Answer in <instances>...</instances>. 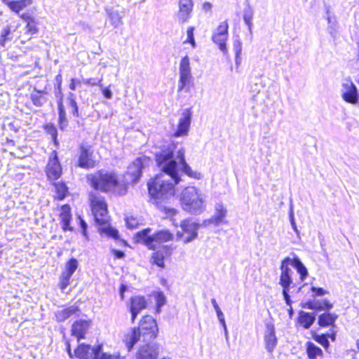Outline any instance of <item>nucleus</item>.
<instances>
[{"instance_id": "nucleus-1", "label": "nucleus", "mask_w": 359, "mask_h": 359, "mask_svg": "<svg viewBox=\"0 0 359 359\" xmlns=\"http://www.w3.org/2000/svg\"><path fill=\"white\" fill-rule=\"evenodd\" d=\"M184 152V149L181 145L171 143L156 153V164L163 173L156 175L148 182L149 194L152 198L165 199L173 196L175 185L181 180L180 171L190 177L201 179V174L193 171L187 163Z\"/></svg>"}, {"instance_id": "nucleus-2", "label": "nucleus", "mask_w": 359, "mask_h": 359, "mask_svg": "<svg viewBox=\"0 0 359 359\" xmlns=\"http://www.w3.org/2000/svg\"><path fill=\"white\" fill-rule=\"evenodd\" d=\"M158 327L156 320L151 316H144L140 323V326L131 328L123 339L128 351H130L140 338L142 341L154 339L157 336Z\"/></svg>"}, {"instance_id": "nucleus-3", "label": "nucleus", "mask_w": 359, "mask_h": 359, "mask_svg": "<svg viewBox=\"0 0 359 359\" xmlns=\"http://www.w3.org/2000/svg\"><path fill=\"white\" fill-rule=\"evenodd\" d=\"M180 201L183 210L193 215L201 214L205 209L204 197L195 187L185 188L182 192Z\"/></svg>"}, {"instance_id": "nucleus-4", "label": "nucleus", "mask_w": 359, "mask_h": 359, "mask_svg": "<svg viewBox=\"0 0 359 359\" xmlns=\"http://www.w3.org/2000/svg\"><path fill=\"white\" fill-rule=\"evenodd\" d=\"M87 178L94 189L102 192L114 191L119 183L114 172L103 170H99L93 175H89Z\"/></svg>"}, {"instance_id": "nucleus-5", "label": "nucleus", "mask_w": 359, "mask_h": 359, "mask_svg": "<svg viewBox=\"0 0 359 359\" xmlns=\"http://www.w3.org/2000/svg\"><path fill=\"white\" fill-rule=\"evenodd\" d=\"M151 229L149 228L140 231L135 234L137 243H142L150 250H155L157 245L171 241L172 234L168 230H161L154 234H150Z\"/></svg>"}, {"instance_id": "nucleus-6", "label": "nucleus", "mask_w": 359, "mask_h": 359, "mask_svg": "<svg viewBox=\"0 0 359 359\" xmlns=\"http://www.w3.org/2000/svg\"><path fill=\"white\" fill-rule=\"evenodd\" d=\"M179 74L180 79L177 85V91L180 92L184 90L186 93H189L193 78L190 67V60L187 55L183 57L180 61Z\"/></svg>"}, {"instance_id": "nucleus-7", "label": "nucleus", "mask_w": 359, "mask_h": 359, "mask_svg": "<svg viewBox=\"0 0 359 359\" xmlns=\"http://www.w3.org/2000/svg\"><path fill=\"white\" fill-rule=\"evenodd\" d=\"M93 154L90 145L81 144L78 150V166L84 169L94 168L95 161L93 158Z\"/></svg>"}, {"instance_id": "nucleus-8", "label": "nucleus", "mask_w": 359, "mask_h": 359, "mask_svg": "<svg viewBox=\"0 0 359 359\" xmlns=\"http://www.w3.org/2000/svg\"><path fill=\"white\" fill-rule=\"evenodd\" d=\"M341 97L347 103L356 104L358 103L359 94L356 86L350 79H344L341 83Z\"/></svg>"}, {"instance_id": "nucleus-9", "label": "nucleus", "mask_w": 359, "mask_h": 359, "mask_svg": "<svg viewBox=\"0 0 359 359\" xmlns=\"http://www.w3.org/2000/svg\"><path fill=\"white\" fill-rule=\"evenodd\" d=\"M229 25L227 21L222 22L212 36V41L217 44L220 50L223 53L226 51V41L228 38Z\"/></svg>"}, {"instance_id": "nucleus-10", "label": "nucleus", "mask_w": 359, "mask_h": 359, "mask_svg": "<svg viewBox=\"0 0 359 359\" xmlns=\"http://www.w3.org/2000/svg\"><path fill=\"white\" fill-rule=\"evenodd\" d=\"M92 212L97 224L102 225L108 222L107 205L104 201L97 200L93 201Z\"/></svg>"}, {"instance_id": "nucleus-11", "label": "nucleus", "mask_w": 359, "mask_h": 359, "mask_svg": "<svg viewBox=\"0 0 359 359\" xmlns=\"http://www.w3.org/2000/svg\"><path fill=\"white\" fill-rule=\"evenodd\" d=\"M53 156L50 157L46 165V173L48 179L54 182L58 180L62 175V167L55 151H53Z\"/></svg>"}, {"instance_id": "nucleus-12", "label": "nucleus", "mask_w": 359, "mask_h": 359, "mask_svg": "<svg viewBox=\"0 0 359 359\" xmlns=\"http://www.w3.org/2000/svg\"><path fill=\"white\" fill-rule=\"evenodd\" d=\"M191 117L192 111L191 108L183 110L182 116L179 119L177 128L174 133L175 137H182L188 134L191 122Z\"/></svg>"}, {"instance_id": "nucleus-13", "label": "nucleus", "mask_w": 359, "mask_h": 359, "mask_svg": "<svg viewBox=\"0 0 359 359\" xmlns=\"http://www.w3.org/2000/svg\"><path fill=\"white\" fill-rule=\"evenodd\" d=\"M148 161L146 156L139 157L128 167L127 175L132 177L133 182L136 183L142 177V169Z\"/></svg>"}, {"instance_id": "nucleus-14", "label": "nucleus", "mask_w": 359, "mask_h": 359, "mask_svg": "<svg viewBox=\"0 0 359 359\" xmlns=\"http://www.w3.org/2000/svg\"><path fill=\"white\" fill-rule=\"evenodd\" d=\"M140 346L137 353V359H156L158 355V346L154 342L146 341Z\"/></svg>"}, {"instance_id": "nucleus-15", "label": "nucleus", "mask_w": 359, "mask_h": 359, "mask_svg": "<svg viewBox=\"0 0 359 359\" xmlns=\"http://www.w3.org/2000/svg\"><path fill=\"white\" fill-rule=\"evenodd\" d=\"M79 266V262L76 258H71L65 265V271L62 272L60 276V287L65 290L69 284V280L76 271Z\"/></svg>"}, {"instance_id": "nucleus-16", "label": "nucleus", "mask_w": 359, "mask_h": 359, "mask_svg": "<svg viewBox=\"0 0 359 359\" xmlns=\"http://www.w3.org/2000/svg\"><path fill=\"white\" fill-rule=\"evenodd\" d=\"M290 261V257H285V259H283L280 267L281 273L280 276L279 284L282 286L283 288H290V285L292 283V271L289 267Z\"/></svg>"}, {"instance_id": "nucleus-17", "label": "nucleus", "mask_w": 359, "mask_h": 359, "mask_svg": "<svg viewBox=\"0 0 359 359\" xmlns=\"http://www.w3.org/2000/svg\"><path fill=\"white\" fill-rule=\"evenodd\" d=\"M264 341L266 350L272 353L276 348L278 339L276 335V330L273 325L267 323L264 334Z\"/></svg>"}, {"instance_id": "nucleus-18", "label": "nucleus", "mask_w": 359, "mask_h": 359, "mask_svg": "<svg viewBox=\"0 0 359 359\" xmlns=\"http://www.w3.org/2000/svg\"><path fill=\"white\" fill-rule=\"evenodd\" d=\"M104 11L112 27L116 28L123 24L122 20L125 15L124 9L118 10L112 6H106Z\"/></svg>"}, {"instance_id": "nucleus-19", "label": "nucleus", "mask_w": 359, "mask_h": 359, "mask_svg": "<svg viewBox=\"0 0 359 359\" xmlns=\"http://www.w3.org/2000/svg\"><path fill=\"white\" fill-rule=\"evenodd\" d=\"M147 302L144 297L135 296L130 298V312L131 321L133 323L137 315L147 308Z\"/></svg>"}, {"instance_id": "nucleus-20", "label": "nucleus", "mask_w": 359, "mask_h": 359, "mask_svg": "<svg viewBox=\"0 0 359 359\" xmlns=\"http://www.w3.org/2000/svg\"><path fill=\"white\" fill-rule=\"evenodd\" d=\"M194 4L192 0H180L177 15L180 23L187 22L191 18Z\"/></svg>"}, {"instance_id": "nucleus-21", "label": "nucleus", "mask_w": 359, "mask_h": 359, "mask_svg": "<svg viewBox=\"0 0 359 359\" xmlns=\"http://www.w3.org/2000/svg\"><path fill=\"white\" fill-rule=\"evenodd\" d=\"M180 226L182 230L188 235L184 237V242L188 243L195 239L198 236V225L190 219L183 220Z\"/></svg>"}, {"instance_id": "nucleus-22", "label": "nucleus", "mask_w": 359, "mask_h": 359, "mask_svg": "<svg viewBox=\"0 0 359 359\" xmlns=\"http://www.w3.org/2000/svg\"><path fill=\"white\" fill-rule=\"evenodd\" d=\"M227 214L226 208L222 203H216L214 215L205 222L208 224H212L215 226H219L222 224H226L225 217Z\"/></svg>"}, {"instance_id": "nucleus-23", "label": "nucleus", "mask_w": 359, "mask_h": 359, "mask_svg": "<svg viewBox=\"0 0 359 359\" xmlns=\"http://www.w3.org/2000/svg\"><path fill=\"white\" fill-rule=\"evenodd\" d=\"M60 217L62 223V228L64 231L73 230V228L70 226L72 221V213L71 207L68 204H65L61 207V212Z\"/></svg>"}, {"instance_id": "nucleus-24", "label": "nucleus", "mask_w": 359, "mask_h": 359, "mask_svg": "<svg viewBox=\"0 0 359 359\" xmlns=\"http://www.w3.org/2000/svg\"><path fill=\"white\" fill-rule=\"evenodd\" d=\"M89 324L87 320H79L75 321L72 326V334L75 336L78 341L85 338V334L88 330Z\"/></svg>"}, {"instance_id": "nucleus-25", "label": "nucleus", "mask_w": 359, "mask_h": 359, "mask_svg": "<svg viewBox=\"0 0 359 359\" xmlns=\"http://www.w3.org/2000/svg\"><path fill=\"white\" fill-rule=\"evenodd\" d=\"M30 100L36 107H43L48 101V92L44 90L34 88L30 94Z\"/></svg>"}, {"instance_id": "nucleus-26", "label": "nucleus", "mask_w": 359, "mask_h": 359, "mask_svg": "<svg viewBox=\"0 0 359 359\" xmlns=\"http://www.w3.org/2000/svg\"><path fill=\"white\" fill-rule=\"evenodd\" d=\"M79 311L78 306L74 305L57 310L55 313V320L59 323L64 322L74 314H76Z\"/></svg>"}, {"instance_id": "nucleus-27", "label": "nucleus", "mask_w": 359, "mask_h": 359, "mask_svg": "<svg viewBox=\"0 0 359 359\" xmlns=\"http://www.w3.org/2000/svg\"><path fill=\"white\" fill-rule=\"evenodd\" d=\"M338 318V315L330 313V312H325L320 315L318 316V324L319 326L325 327L330 326L331 327H337V325H335V321Z\"/></svg>"}, {"instance_id": "nucleus-28", "label": "nucleus", "mask_w": 359, "mask_h": 359, "mask_svg": "<svg viewBox=\"0 0 359 359\" xmlns=\"http://www.w3.org/2000/svg\"><path fill=\"white\" fill-rule=\"evenodd\" d=\"M297 320L300 325H302L304 329L308 330L312 326L316 320V313L300 311L299 312Z\"/></svg>"}, {"instance_id": "nucleus-29", "label": "nucleus", "mask_w": 359, "mask_h": 359, "mask_svg": "<svg viewBox=\"0 0 359 359\" xmlns=\"http://www.w3.org/2000/svg\"><path fill=\"white\" fill-rule=\"evenodd\" d=\"M57 104L58 109V126L61 130L65 131L67 128L68 121L62 97L57 100Z\"/></svg>"}, {"instance_id": "nucleus-30", "label": "nucleus", "mask_w": 359, "mask_h": 359, "mask_svg": "<svg viewBox=\"0 0 359 359\" xmlns=\"http://www.w3.org/2000/svg\"><path fill=\"white\" fill-rule=\"evenodd\" d=\"M95 348L96 347H95ZM93 349L94 348H91L90 345L81 344L74 351V355L80 359H92L93 357Z\"/></svg>"}, {"instance_id": "nucleus-31", "label": "nucleus", "mask_w": 359, "mask_h": 359, "mask_svg": "<svg viewBox=\"0 0 359 359\" xmlns=\"http://www.w3.org/2000/svg\"><path fill=\"white\" fill-rule=\"evenodd\" d=\"M290 265L297 270L302 280H305L308 276V270L298 257L295 256L292 259L290 258Z\"/></svg>"}, {"instance_id": "nucleus-32", "label": "nucleus", "mask_w": 359, "mask_h": 359, "mask_svg": "<svg viewBox=\"0 0 359 359\" xmlns=\"http://www.w3.org/2000/svg\"><path fill=\"white\" fill-rule=\"evenodd\" d=\"M253 15H254L253 8L248 3L246 6L244 8L243 13V18L245 24L248 27V29L250 32L251 37L252 36Z\"/></svg>"}, {"instance_id": "nucleus-33", "label": "nucleus", "mask_w": 359, "mask_h": 359, "mask_svg": "<svg viewBox=\"0 0 359 359\" xmlns=\"http://www.w3.org/2000/svg\"><path fill=\"white\" fill-rule=\"evenodd\" d=\"M32 4V0H17L9 3V6L8 7L13 12L18 14L22 10Z\"/></svg>"}, {"instance_id": "nucleus-34", "label": "nucleus", "mask_w": 359, "mask_h": 359, "mask_svg": "<svg viewBox=\"0 0 359 359\" xmlns=\"http://www.w3.org/2000/svg\"><path fill=\"white\" fill-rule=\"evenodd\" d=\"M306 352L309 359H316L318 355H323L321 348L311 341L306 343Z\"/></svg>"}, {"instance_id": "nucleus-35", "label": "nucleus", "mask_w": 359, "mask_h": 359, "mask_svg": "<svg viewBox=\"0 0 359 359\" xmlns=\"http://www.w3.org/2000/svg\"><path fill=\"white\" fill-rule=\"evenodd\" d=\"M102 346L98 345L93 350V357L92 359H120L119 356L113 355H107L102 353Z\"/></svg>"}, {"instance_id": "nucleus-36", "label": "nucleus", "mask_w": 359, "mask_h": 359, "mask_svg": "<svg viewBox=\"0 0 359 359\" xmlns=\"http://www.w3.org/2000/svg\"><path fill=\"white\" fill-rule=\"evenodd\" d=\"M59 200H63L67 194V187L64 182H55L53 184Z\"/></svg>"}, {"instance_id": "nucleus-37", "label": "nucleus", "mask_w": 359, "mask_h": 359, "mask_svg": "<svg viewBox=\"0 0 359 359\" xmlns=\"http://www.w3.org/2000/svg\"><path fill=\"white\" fill-rule=\"evenodd\" d=\"M44 129L46 133L51 136L54 144L57 146L59 142L57 140V130L56 127L53 123H48L44 126Z\"/></svg>"}, {"instance_id": "nucleus-38", "label": "nucleus", "mask_w": 359, "mask_h": 359, "mask_svg": "<svg viewBox=\"0 0 359 359\" xmlns=\"http://www.w3.org/2000/svg\"><path fill=\"white\" fill-rule=\"evenodd\" d=\"M152 263L157 265L161 268L165 267L164 259L165 256L164 253L161 251H156L152 254L151 256Z\"/></svg>"}, {"instance_id": "nucleus-39", "label": "nucleus", "mask_w": 359, "mask_h": 359, "mask_svg": "<svg viewBox=\"0 0 359 359\" xmlns=\"http://www.w3.org/2000/svg\"><path fill=\"white\" fill-rule=\"evenodd\" d=\"M11 33V29L8 26L2 29L0 36V45L1 46L5 47L6 42L11 40V38L9 36Z\"/></svg>"}, {"instance_id": "nucleus-40", "label": "nucleus", "mask_w": 359, "mask_h": 359, "mask_svg": "<svg viewBox=\"0 0 359 359\" xmlns=\"http://www.w3.org/2000/svg\"><path fill=\"white\" fill-rule=\"evenodd\" d=\"M313 339L321 346L324 347L325 350H327L330 347V342L327 340L326 335L324 334H315L313 335Z\"/></svg>"}, {"instance_id": "nucleus-41", "label": "nucleus", "mask_w": 359, "mask_h": 359, "mask_svg": "<svg viewBox=\"0 0 359 359\" xmlns=\"http://www.w3.org/2000/svg\"><path fill=\"white\" fill-rule=\"evenodd\" d=\"M317 311H330L332 307L333 304L330 302L329 300L324 299L322 300H317Z\"/></svg>"}, {"instance_id": "nucleus-42", "label": "nucleus", "mask_w": 359, "mask_h": 359, "mask_svg": "<svg viewBox=\"0 0 359 359\" xmlns=\"http://www.w3.org/2000/svg\"><path fill=\"white\" fill-rule=\"evenodd\" d=\"M262 87L263 86L260 78L256 77L255 79H251L250 89L252 91L259 93Z\"/></svg>"}, {"instance_id": "nucleus-43", "label": "nucleus", "mask_w": 359, "mask_h": 359, "mask_svg": "<svg viewBox=\"0 0 359 359\" xmlns=\"http://www.w3.org/2000/svg\"><path fill=\"white\" fill-rule=\"evenodd\" d=\"M67 106L74 117H79V107L76 100H70L67 102Z\"/></svg>"}, {"instance_id": "nucleus-44", "label": "nucleus", "mask_w": 359, "mask_h": 359, "mask_svg": "<svg viewBox=\"0 0 359 359\" xmlns=\"http://www.w3.org/2000/svg\"><path fill=\"white\" fill-rule=\"evenodd\" d=\"M26 29L27 32L31 35L38 32L37 23L34 19L27 22Z\"/></svg>"}, {"instance_id": "nucleus-45", "label": "nucleus", "mask_w": 359, "mask_h": 359, "mask_svg": "<svg viewBox=\"0 0 359 359\" xmlns=\"http://www.w3.org/2000/svg\"><path fill=\"white\" fill-rule=\"evenodd\" d=\"M289 219H290V222L291 224L292 229L294 230L295 233L297 236H299V230L297 229V224H296V222H295L294 214V211H293V208H292V204L290 205V212H289Z\"/></svg>"}, {"instance_id": "nucleus-46", "label": "nucleus", "mask_w": 359, "mask_h": 359, "mask_svg": "<svg viewBox=\"0 0 359 359\" xmlns=\"http://www.w3.org/2000/svg\"><path fill=\"white\" fill-rule=\"evenodd\" d=\"M126 226L129 229H135L139 225V220L134 217H126Z\"/></svg>"}, {"instance_id": "nucleus-47", "label": "nucleus", "mask_w": 359, "mask_h": 359, "mask_svg": "<svg viewBox=\"0 0 359 359\" xmlns=\"http://www.w3.org/2000/svg\"><path fill=\"white\" fill-rule=\"evenodd\" d=\"M194 27H189L187 30V39L186 40V43H190L193 47L196 46V42L194 36Z\"/></svg>"}, {"instance_id": "nucleus-48", "label": "nucleus", "mask_w": 359, "mask_h": 359, "mask_svg": "<svg viewBox=\"0 0 359 359\" xmlns=\"http://www.w3.org/2000/svg\"><path fill=\"white\" fill-rule=\"evenodd\" d=\"M310 290L313 292L312 296L314 297H322L329 293L327 290H324L323 287H317L312 286Z\"/></svg>"}, {"instance_id": "nucleus-49", "label": "nucleus", "mask_w": 359, "mask_h": 359, "mask_svg": "<svg viewBox=\"0 0 359 359\" xmlns=\"http://www.w3.org/2000/svg\"><path fill=\"white\" fill-rule=\"evenodd\" d=\"M82 82L86 85L92 86H98L100 87H102V84H101L102 79H97L95 78L83 79L82 80Z\"/></svg>"}, {"instance_id": "nucleus-50", "label": "nucleus", "mask_w": 359, "mask_h": 359, "mask_svg": "<svg viewBox=\"0 0 359 359\" xmlns=\"http://www.w3.org/2000/svg\"><path fill=\"white\" fill-rule=\"evenodd\" d=\"M156 306L158 309H160L161 306H163L165 303V297L163 292H157L156 295Z\"/></svg>"}, {"instance_id": "nucleus-51", "label": "nucleus", "mask_w": 359, "mask_h": 359, "mask_svg": "<svg viewBox=\"0 0 359 359\" xmlns=\"http://www.w3.org/2000/svg\"><path fill=\"white\" fill-rule=\"evenodd\" d=\"M107 236L109 237H111L113 238H118V231L117 229L111 227V226H107L103 230Z\"/></svg>"}, {"instance_id": "nucleus-52", "label": "nucleus", "mask_w": 359, "mask_h": 359, "mask_svg": "<svg viewBox=\"0 0 359 359\" xmlns=\"http://www.w3.org/2000/svg\"><path fill=\"white\" fill-rule=\"evenodd\" d=\"M233 51L235 55H241L242 53V43L239 39H236L233 43Z\"/></svg>"}, {"instance_id": "nucleus-53", "label": "nucleus", "mask_w": 359, "mask_h": 359, "mask_svg": "<svg viewBox=\"0 0 359 359\" xmlns=\"http://www.w3.org/2000/svg\"><path fill=\"white\" fill-rule=\"evenodd\" d=\"M302 307L304 309H308L310 310H316V311H317V309L319 308V307H317V300L316 301L309 300L306 303L302 304Z\"/></svg>"}, {"instance_id": "nucleus-54", "label": "nucleus", "mask_w": 359, "mask_h": 359, "mask_svg": "<svg viewBox=\"0 0 359 359\" xmlns=\"http://www.w3.org/2000/svg\"><path fill=\"white\" fill-rule=\"evenodd\" d=\"M337 327H330V330L324 334L326 335L327 339H330L332 341H334L336 340V335H337Z\"/></svg>"}, {"instance_id": "nucleus-55", "label": "nucleus", "mask_w": 359, "mask_h": 359, "mask_svg": "<svg viewBox=\"0 0 359 359\" xmlns=\"http://www.w3.org/2000/svg\"><path fill=\"white\" fill-rule=\"evenodd\" d=\"M290 288H283V295L284 300L287 306L292 305V300L290 299V296L289 294Z\"/></svg>"}, {"instance_id": "nucleus-56", "label": "nucleus", "mask_w": 359, "mask_h": 359, "mask_svg": "<svg viewBox=\"0 0 359 359\" xmlns=\"http://www.w3.org/2000/svg\"><path fill=\"white\" fill-rule=\"evenodd\" d=\"M327 20L329 24L327 29L331 34H333L334 32H336L335 22H332L331 18L329 15L327 16Z\"/></svg>"}, {"instance_id": "nucleus-57", "label": "nucleus", "mask_w": 359, "mask_h": 359, "mask_svg": "<svg viewBox=\"0 0 359 359\" xmlns=\"http://www.w3.org/2000/svg\"><path fill=\"white\" fill-rule=\"evenodd\" d=\"M55 88H56V90H58L60 91V93L61 94L62 82V75L60 74H58L55 76Z\"/></svg>"}, {"instance_id": "nucleus-58", "label": "nucleus", "mask_w": 359, "mask_h": 359, "mask_svg": "<svg viewBox=\"0 0 359 359\" xmlns=\"http://www.w3.org/2000/svg\"><path fill=\"white\" fill-rule=\"evenodd\" d=\"M81 83V81L76 79H72L69 83V88L72 90H75L77 86H80Z\"/></svg>"}, {"instance_id": "nucleus-59", "label": "nucleus", "mask_w": 359, "mask_h": 359, "mask_svg": "<svg viewBox=\"0 0 359 359\" xmlns=\"http://www.w3.org/2000/svg\"><path fill=\"white\" fill-rule=\"evenodd\" d=\"M112 253L116 259H122L125 257V253L122 250L113 249Z\"/></svg>"}, {"instance_id": "nucleus-60", "label": "nucleus", "mask_w": 359, "mask_h": 359, "mask_svg": "<svg viewBox=\"0 0 359 359\" xmlns=\"http://www.w3.org/2000/svg\"><path fill=\"white\" fill-rule=\"evenodd\" d=\"M102 94L107 99H111L112 97V92L109 87L102 89Z\"/></svg>"}, {"instance_id": "nucleus-61", "label": "nucleus", "mask_w": 359, "mask_h": 359, "mask_svg": "<svg viewBox=\"0 0 359 359\" xmlns=\"http://www.w3.org/2000/svg\"><path fill=\"white\" fill-rule=\"evenodd\" d=\"M217 318H218V320L219 321V323H221V325H222V327H225L226 325V322H225V319H224V313L222 312H218V313H217Z\"/></svg>"}, {"instance_id": "nucleus-62", "label": "nucleus", "mask_w": 359, "mask_h": 359, "mask_svg": "<svg viewBox=\"0 0 359 359\" xmlns=\"http://www.w3.org/2000/svg\"><path fill=\"white\" fill-rule=\"evenodd\" d=\"M79 219H80V226H81V228L82 229L83 234V236H86V229H87V226H88L87 224L81 217H79Z\"/></svg>"}, {"instance_id": "nucleus-63", "label": "nucleus", "mask_w": 359, "mask_h": 359, "mask_svg": "<svg viewBox=\"0 0 359 359\" xmlns=\"http://www.w3.org/2000/svg\"><path fill=\"white\" fill-rule=\"evenodd\" d=\"M20 18L26 22L34 20V18L28 13H23L20 15Z\"/></svg>"}, {"instance_id": "nucleus-64", "label": "nucleus", "mask_w": 359, "mask_h": 359, "mask_svg": "<svg viewBox=\"0 0 359 359\" xmlns=\"http://www.w3.org/2000/svg\"><path fill=\"white\" fill-rule=\"evenodd\" d=\"M176 210L174 208H165V212L167 215L174 216L176 214Z\"/></svg>"}]
</instances>
